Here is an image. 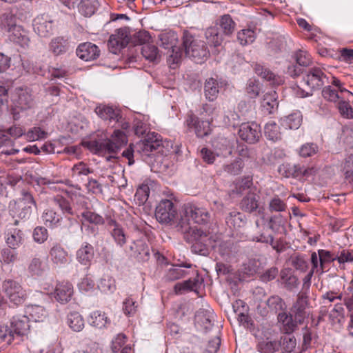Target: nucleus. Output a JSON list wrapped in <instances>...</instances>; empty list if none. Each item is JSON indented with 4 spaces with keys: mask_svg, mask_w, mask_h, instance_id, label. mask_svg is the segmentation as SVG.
<instances>
[{
    "mask_svg": "<svg viewBox=\"0 0 353 353\" xmlns=\"http://www.w3.org/2000/svg\"><path fill=\"white\" fill-rule=\"evenodd\" d=\"M184 239L192 243V251L203 256L208 254V247L212 244L211 235L195 225H190L181 221L178 225Z\"/></svg>",
    "mask_w": 353,
    "mask_h": 353,
    "instance_id": "f257e3e1",
    "label": "nucleus"
},
{
    "mask_svg": "<svg viewBox=\"0 0 353 353\" xmlns=\"http://www.w3.org/2000/svg\"><path fill=\"white\" fill-rule=\"evenodd\" d=\"M128 143L125 134L120 130H115L109 139L101 142H94L96 150L103 154H108L106 157L107 161L117 159V154L122 147Z\"/></svg>",
    "mask_w": 353,
    "mask_h": 353,
    "instance_id": "f03ea898",
    "label": "nucleus"
},
{
    "mask_svg": "<svg viewBox=\"0 0 353 353\" xmlns=\"http://www.w3.org/2000/svg\"><path fill=\"white\" fill-rule=\"evenodd\" d=\"M37 208L32 194L28 191L23 190L19 198L10 203L9 210L13 217L27 220Z\"/></svg>",
    "mask_w": 353,
    "mask_h": 353,
    "instance_id": "7ed1b4c3",
    "label": "nucleus"
},
{
    "mask_svg": "<svg viewBox=\"0 0 353 353\" xmlns=\"http://www.w3.org/2000/svg\"><path fill=\"white\" fill-rule=\"evenodd\" d=\"M183 46L186 56L196 62H201L209 54V50L203 41L194 37L188 31L183 32Z\"/></svg>",
    "mask_w": 353,
    "mask_h": 353,
    "instance_id": "20e7f679",
    "label": "nucleus"
},
{
    "mask_svg": "<svg viewBox=\"0 0 353 353\" xmlns=\"http://www.w3.org/2000/svg\"><path fill=\"white\" fill-rule=\"evenodd\" d=\"M211 214L205 208L192 203L185 204L183 212L180 216L179 221L176 225V228L180 232L178 225L183 220L191 225L190 221L197 224H206L210 222Z\"/></svg>",
    "mask_w": 353,
    "mask_h": 353,
    "instance_id": "39448f33",
    "label": "nucleus"
},
{
    "mask_svg": "<svg viewBox=\"0 0 353 353\" xmlns=\"http://www.w3.org/2000/svg\"><path fill=\"white\" fill-rule=\"evenodd\" d=\"M155 217L160 223L176 228L179 221L176 204L171 199H162L156 207Z\"/></svg>",
    "mask_w": 353,
    "mask_h": 353,
    "instance_id": "423d86ee",
    "label": "nucleus"
},
{
    "mask_svg": "<svg viewBox=\"0 0 353 353\" xmlns=\"http://www.w3.org/2000/svg\"><path fill=\"white\" fill-rule=\"evenodd\" d=\"M328 78L324 74L321 69L319 68H312L308 70L305 76L303 77L301 82V86L303 88L306 86V90H302L300 97H305L312 95V92L315 89H319L326 82Z\"/></svg>",
    "mask_w": 353,
    "mask_h": 353,
    "instance_id": "0eeeda50",
    "label": "nucleus"
},
{
    "mask_svg": "<svg viewBox=\"0 0 353 353\" xmlns=\"http://www.w3.org/2000/svg\"><path fill=\"white\" fill-rule=\"evenodd\" d=\"M1 290L10 302L14 305H21L26 299V290L18 281L14 279H8L3 281Z\"/></svg>",
    "mask_w": 353,
    "mask_h": 353,
    "instance_id": "6e6552de",
    "label": "nucleus"
},
{
    "mask_svg": "<svg viewBox=\"0 0 353 353\" xmlns=\"http://www.w3.org/2000/svg\"><path fill=\"white\" fill-rule=\"evenodd\" d=\"M308 305L307 293L305 292H299L296 301L290 309V313L294 316L296 321H299V324H302L308 316L307 311Z\"/></svg>",
    "mask_w": 353,
    "mask_h": 353,
    "instance_id": "1a4fd4ad",
    "label": "nucleus"
},
{
    "mask_svg": "<svg viewBox=\"0 0 353 353\" xmlns=\"http://www.w3.org/2000/svg\"><path fill=\"white\" fill-rule=\"evenodd\" d=\"M238 134L242 140L250 144L256 143L261 136L260 126L256 123H242Z\"/></svg>",
    "mask_w": 353,
    "mask_h": 353,
    "instance_id": "9d476101",
    "label": "nucleus"
},
{
    "mask_svg": "<svg viewBox=\"0 0 353 353\" xmlns=\"http://www.w3.org/2000/svg\"><path fill=\"white\" fill-rule=\"evenodd\" d=\"M130 37L127 28L117 30L108 40V47L111 52L117 54L119 50L125 48L129 43Z\"/></svg>",
    "mask_w": 353,
    "mask_h": 353,
    "instance_id": "9b49d317",
    "label": "nucleus"
},
{
    "mask_svg": "<svg viewBox=\"0 0 353 353\" xmlns=\"http://www.w3.org/2000/svg\"><path fill=\"white\" fill-rule=\"evenodd\" d=\"M94 112L101 119L107 121L108 124L112 127L121 122L122 116L120 110L111 106L100 104L95 108Z\"/></svg>",
    "mask_w": 353,
    "mask_h": 353,
    "instance_id": "f8f14e48",
    "label": "nucleus"
},
{
    "mask_svg": "<svg viewBox=\"0 0 353 353\" xmlns=\"http://www.w3.org/2000/svg\"><path fill=\"white\" fill-rule=\"evenodd\" d=\"M33 28L40 37H48L52 33L53 19L48 14H39L33 20Z\"/></svg>",
    "mask_w": 353,
    "mask_h": 353,
    "instance_id": "ddd939ff",
    "label": "nucleus"
},
{
    "mask_svg": "<svg viewBox=\"0 0 353 353\" xmlns=\"http://www.w3.org/2000/svg\"><path fill=\"white\" fill-rule=\"evenodd\" d=\"M80 208L83 210L81 216L83 221L88 222L96 225H103L105 220L102 216L92 212L88 206L87 199L83 196H79L77 201Z\"/></svg>",
    "mask_w": 353,
    "mask_h": 353,
    "instance_id": "4468645a",
    "label": "nucleus"
},
{
    "mask_svg": "<svg viewBox=\"0 0 353 353\" xmlns=\"http://www.w3.org/2000/svg\"><path fill=\"white\" fill-rule=\"evenodd\" d=\"M77 55L85 61L96 59L100 54L99 48L90 42L81 43L77 48Z\"/></svg>",
    "mask_w": 353,
    "mask_h": 353,
    "instance_id": "2eb2a0df",
    "label": "nucleus"
},
{
    "mask_svg": "<svg viewBox=\"0 0 353 353\" xmlns=\"http://www.w3.org/2000/svg\"><path fill=\"white\" fill-rule=\"evenodd\" d=\"M73 294L72 285L68 281H60L56 285L54 297L61 303H66Z\"/></svg>",
    "mask_w": 353,
    "mask_h": 353,
    "instance_id": "dca6fc26",
    "label": "nucleus"
},
{
    "mask_svg": "<svg viewBox=\"0 0 353 353\" xmlns=\"http://www.w3.org/2000/svg\"><path fill=\"white\" fill-rule=\"evenodd\" d=\"M161 145V141L158 139L157 134L153 132L148 134L146 138L137 143V147L139 152L149 155V152L157 150Z\"/></svg>",
    "mask_w": 353,
    "mask_h": 353,
    "instance_id": "f3484780",
    "label": "nucleus"
},
{
    "mask_svg": "<svg viewBox=\"0 0 353 353\" xmlns=\"http://www.w3.org/2000/svg\"><path fill=\"white\" fill-rule=\"evenodd\" d=\"M50 260L57 266L65 265L68 261V253L65 248L58 243L53 244L49 252Z\"/></svg>",
    "mask_w": 353,
    "mask_h": 353,
    "instance_id": "a211bd4d",
    "label": "nucleus"
},
{
    "mask_svg": "<svg viewBox=\"0 0 353 353\" xmlns=\"http://www.w3.org/2000/svg\"><path fill=\"white\" fill-rule=\"evenodd\" d=\"M8 32L9 33V39L11 41L21 47L28 46L30 41L29 37L26 31L21 26H17L16 27L12 28Z\"/></svg>",
    "mask_w": 353,
    "mask_h": 353,
    "instance_id": "6ab92c4d",
    "label": "nucleus"
},
{
    "mask_svg": "<svg viewBox=\"0 0 353 353\" xmlns=\"http://www.w3.org/2000/svg\"><path fill=\"white\" fill-rule=\"evenodd\" d=\"M281 342L269 337L259 339L256 349L261 353H275L280 350Z\"/></svg>",
    "mask_w": 353,
    "mask_h": 353,
    "instance_id": "aec40b11",
    "label": "nucleus"
},
{
    "mask_svg": "<svg viewBox=\"0 0 353 353\" xmlns=\"http://www.w3.org/2000/svg\"><path fill=\"white\" fill-rule=\"evenodd\" d=\"M10 326L15 336H23L26 334L30 327L28 317L25 315L14 316L10 322Z\"/></svg>",
    "mask_w": 353,
    "mask_h": 353,
    "instance_id": "412c9836",
    "label": "nucleus"
},
{
    "mask_svg": "<svg viewBox=\"0 0 353 353\" xmlns=\"http://www.w3.org/2000/svg\"><path fill=\"white\" fill-rule=\"evenodd\" d=\"M24 234L18 228H9L6 236V243L10 248L14 250L23 244Z\"/></svg>",
    "mask_w": 353,
    "mask_h": 353,
    "instance_id": "4be33fe9",
    "label": "nucleus"
},
{
    "mask_svg": "<svg viewBox=\"0 0 353 353\" xmlns=\"http://www.w3.org/2000/svg\"><path fill=\"white\" fill-rule=\"evenodd\" d=\"M254 71L258 76L265 79L271 85H279L282 81V79L279 77L276 76L271 70L259 63L255 64Z\"/></svg>",
    "mask_w": 353,
    "mask_h": 353,
    "instance_id": "5701e85b",
    "label": "nucleus"
},
{
    "mask_svg": "<svg viewBox=\"0 0 353 353\" xmlns=\"http://www.w3.org/2000/svg\"><path fill=\"white\" fill-rule=\"evenodd\" d=\"M77 259L83 265H89L94 256V248L88 243H83L77 252Z\"/></svg>",
    "mask_w": 353,
    "mask_h": 353,
    "instance_id": "b1692460",
    "label": "nucleus"
},
{
    "mask_svg": "<svg viewBox=\"0 0 353 353\" xmlns=\"http://www.w3.org/2000/svg\"><path fill=\"white\" fill-rule=\"evenodd\" d=\"M141 52L143 57L149 62L158 63L161 59V54L158 48L152 43H146L141 46Z\"/></svg>",
    "mask_w": 353,
    "mask_h": 353,
    "instance_id": "393cba45",
    "label": "nucleus"
},
{
    "mask_svg": "<svg viewBox=\"0 0 353 353\" xmlns=\"http://www.w3.org/2000/svg\"><path fill=\"white\" fill-rule=\"evenodd\" d=\"M220 84L221 83L218 82L214 78H209L205 81L204 92L207 99L213 101L217 98L219 93Z\"/></svg>",
    "mask_w": 353,
    "mask_h": 353,
    "instance_id": "a878e982",
    "label": "nucleus"
},
{
    "mask_svg": "<svg viewBox=\"0 0 353 353\" xmlns=\"http://www.w3.org/2000/svg\"><path fill=\"white\" fill-rule=\"evenodd\" d=\"M302 122V115L301 112H294L288 117L281 118L280 124L285 129L296 130L298 129Z\"/></svg>",
    "mask_w": 353,
    "mask_h": 353,
    "instance_id": "bb28decb",
    "label": "nucleus"
},
{
    "mask_svg": "<svg viewBox=\"0 0 353 353\" xmlns=\"http://www.w3.org/2000/svg\"><path fill=\"white\" fill-rule=\"evenodd\" d=\"M200 283L199 279L194 278L184 281L183 282H179L174 285V291L176 294H183L185 292L194 291L196 292L199 288Z\"/></svg>",
    "mask_w": 353,
    "mask_h": 353,
    "instance_id": "cd10ccee",
    "label": "nucleus"
},
{
    "mask_svg": "<svg viewBox=\"0 0 353 353\" xmlns=\"http://www.w3.org/2000/svg\"><path fill=\"white\" fill-rule=\"evenodd\" d=\"M225 222L229 228L236 230L245 225V216L239 212L232 211L225 217Z\"/></svg>",
    "mask_w": 353,
    "mask_h": 353,
    "instance_id": "c85d7f7f",
    "label": "nucleus"
},
{
    "mask_svg": "<svg viewBox=\"0 0 353 353\" xmlns=\"http://www.w3.org/2000/svg\"><path fill=\"white\" fill-rule=\"evenodd\" d=\"M280 281L288 290H292L299 285L298 278L292 274L289 269H284L281 271Z\"/></svg>",
    "mask_w": 353,
    "mask_h": 353,
    "instance_id": "c756f323",
    "label": "nucleus"
},
{
    "mask_svg": "<svg viewBox=\"0 0 353 353\" xmlns=\"http://www.w3.org/2000/svg\"><path fill=\"white\" fill-rule=\"evenodd\" d=\"M278 320L279 322L282 323L284 331L288 334L293 332L296 328L297 325L299 324V321H296L291 313H290V314L285 312L279 313Z\"/></svg>",
    "mask_w": 353,
    "mask_h": 353,
    "instance_id": "7c9ffc66",
    "label": "nucleus"
},
{
    "mask_svg": "<svg viewBox=\"0 0 353 353\" xmlns=\"http://www.w3.org/2000/svg\"><path fill=\"white\" fill-rule=\"evenodd\" d=\"M68 41L63 37H57L50 43V50L55 55H60L68 51Z\"/></svg>",
    "mask_w": 353,
    "mask_h": 353,
    "instance_id": "2f4dec72",
    "label": "nucleus"
},
{
    "mask_svg": "<svg viewBox=\"0 0 353 353\" xmlns=\"http://www.w3.org/2000/svg\"><path fill=\"white\" fill-rule=\"evenodd\" d=\"M44 224L51 228L57 227L62 217L52 209H46L41 216Z\"/></svg>",
    "mask_w": 353,
    "mask_h": 353,
    "instance_id": "473e14b6",
    "label": "nucleus"
},
{
    "mask_svg": "<svg viewBox=\"0 0 353 353\" xmlns=\"http://www.w3.org/2000/svg\"><path fill=\"white\" fill-rule=\"evenodd\" d=\"M257 197L256 194L249 192L241 200L240 203L241 210L250 213L255 211L259 207Z\"/></svg>",
    "mask_w": 353,
    "mask_h": 353,
    "instance_id": "72a5a7b5",
    "label": "nucleus"
},
{
    "mask_svg": "<svg viewBox=\"0 0 353 353\" xmlns=\"http://www.w3.org/2000/svg\"><path fill=\"white\" fill-rule=\"evenodd\" d=\"M205 37L209 45L214 47L219 46L223 41L222 35L215 26L209 27L205 31Z\"/></svg>",
    "mask_w": 353,
    "mask_h": 353,
    "instance_id": "f704fd0d",
    "label": "nucleus"
},
{
    "mask_svg": "<svg viewBox=\"0 0 353 353\" xmlns=\"http://www.w3.org/2000/svg\"><path fill=\"white\" fill-rule=\"evenodd\" d=\"M225 35H231L236 27V23L230 14H224L219 20L218 23Z\"/></svg>",
    "mask_w": 353,
    "mask_h": 353,
    "instance_id": "c9c22d12",
    "label": "nucleus"
},
{
    "mask_svg": "<svg viewBox=\"0 0 353 353\" xmlns=\"http://www.w3.org/2000/svg\"><path fill=\"white\" fill-rule=\"evenodd\" d=\"M67 319L68 325L75 332L81 331L84 327V320L79 312H70Z\"/></svg>",
    "mask_w": 353,
    "mask_h": 353,
    "instance_id": "e433bc0d",
    "label": "nucleus"
},
{
    "mask_svg": "<svg viewBox=\"0 0 353 353\" xmlns=\"http://www.w3.org/2000/svg\"><path fill=\"white\" fill-rule=\"evenodd\" d=\"M28 312L31 318L36 322L43 321L48 316V312L43 306L32 304L28 306Z\"/></svg>",
    "mask_w": 353,
    "mask_h": 353,
    "instance_id": "4c0bfd02",
    "label": "nucleus"
},
{
    "mask_svg": "<svg viewBox=\"0 0 353 353\" xmlns=\"http://www.w3.org/2000/svg\"><path fill=\"white\" fill-rule=\"evenodd\" d=\"M177 34L173 31L160 34L161 45L165 48L170 50L174 48L177 42Z\"/></svg>",
    "mask_w": 353,
    "mask_h": 353,
    "instance_id": "58836bf2",
    "label": "nucleus"
},
{
    "mask_svg": "<svg viewBox=\"0 0 353 353\" xmlns=\"http://www.w3.org/2000/svg\"><path fill=\"white\" fill-rule=\"evenodd\" d=\"M290 262L296 270L302 272H306L308 268L307 259L303 254L295 253L290 258Z\"/></svg>",
    "mask_w": 353,
    "mask_h": 353,
    "instance_id": "ea45409f",
    "label": "nucleus"
},
{
    "mask_svg": "<svg viewBox=\"0 0 353 353\" xmlns=\"http://www.w3.org/2000/svg\"><path fill=\"white\" fill-rule=\"evenodd\" d=\"M14 145V142L6 134H0V152L6 155H13L19 152L17 149H8Z\"/></svg>",
    "mask_w": 353,
    "mask_h": 353,
    "instance_id": "a19ab883",
    "label": "nucleus"
},
{
    "mask_svg": "<svg viewBox=\"0 0 353 353\" xmlns=\"http://www.w3.org/2000/svg\"><path fill=\"white\" fill-rule=\"evenodd\" d=\"M16 17L11 12H5L0 16V26L7 32L16 27Z\"/></svg>",
    "mask_w": 353,
    "mask_h": 353,
    "instance_id": "79ce46f5",
    "label": "nucleus"
},
{
    "mask_svg": "<svg viewBox=\"0 0 353 353\" xmlns=\"http://www.w3.org/2000/svg\"><path fill=\"white\" fill-rule=\"evenodd\" d=\"M92 171L83 162H79L74 165L72 168V177L80 180L83 179V176H88Z\"/></svg>",
    "mask_w": 353,
    "mask_h": 353,
    "instance_id": "37998d69",
    "label": "nucleus"
},
{
    "mask_svg": "<svg viewBox=\"0 0 353 353\" xmlns=\"http://www.w3.org/2000/svg\"><path fill=\"white\" fill-rule=\"evenodd\" d=\"M265 134L272 141H277L281 139L279 127L274 121H270L265 125Z\"/></svg>",
    "mask_w": 353,
    "mask_h": 353,
    "instance_id": "c03bdc74",
    "label": "nucleus"
},
{
    "mask_svg": "<svg viewBox=\"0 0 353 353\" xmlns=\"http://www.w3.org/2000/svg\"><path fill=\"white\" fill-rule=\"evenodd\" d=\"M255 39L256 34L252 29H243L237 33V39L242 46L253 43Z\"/></svg>",
    "mask_w": 353,
    "mask_h": 353,
    "instance_id": "a18cd8bd",
    "label": "nucleus"
},
{
    "mask_svg": "<svg viewBox=\"0 0 353 353\" xmlns=\"http://www.w3.org/2000/svg\"><path fill=\"white\" fill-rule=\"evenodd\" d=\"M46 269V265L39 257H34L28 265V271L32 275L40 276Z\"/></svg>",
    "mask_w": 353,
    "mask_h": 353,
    "instance_id": "49530a36",
    "label": "nucleus"
},
{
    "mask_svg": "<svg viewBox=\"0 0 353 353\" xmlns=\"http://www.w3.org/2000/svg\"><path fill=\"white\" fill-rule=\"evenodd\" d=\"M261 105L269 113H271L274 108L278 107L276 92H271L264 94Z\"/></svg>",
    "mask_w": 353,
    "mask_h": 353,
    "instance_id": "de8ad7c7",
    "label": "nucleus"
},
{
    "mask_svg": "<svg viewBox=\"0 0 353 353\" xmlns=\"http://www.w3.org/2000/svg\"><path fill=\"white\" fill-rule=\"evenodd\" d=\"M90 324L97 328H103L109 323V319L104 312L95 311L92 313Z\"/></svg>",
    "mask_w": 353,
    "mask_h": 353,
    "instance_id": "09e8293b",
    "label": "nucleus"
},
{
    "mask_svg": "<svg viewBox=\"0 0 353 353\" xmlns=\"http://www.w3.org/2000/svg\"><path fill=\"white\" fill-rule=\"evenodd\" d=\"M244 166L243 161L241 158H236L230 163L223 165V170L232 175L239 174Z\"/></svg>",
    "mask_w": 353,
    "mask_h": 353,
    "instance_id": "8fccbe9b",
    "label": "nucleus"
},
{
    "mask_svg": "<svg viewBox=\"0 0 353 353\" xmlns=\"http://www.w3.org/2000/svg\"><path fill=\"white\" fill-rule=\"evenodd\" d=\"M98 288L104 293H112L116 289L115 281L110 276H104L101 279Z\"/></svg>",
    "mask_w": 353,
    "mask_h": 353,
    "instance_id": "3c124183",
    "label": "nucleus"
},
{
    "mask_svg": "<svg viewBox=\"0 0 353 353\" xmlns=\"http://www.w3.org/2000/svg\"><path fill=\"white\" fill-rule=\"evenodd\" d=\"M17 103L21 109L26 110L33 107L34 99L29 92L23 91L19 94Z\"/></svg>",
    "mask_w": 353,
    "mask_h": 353,
    "instance_id": "603ef678",
    "label": "nucleus"
},
{
    "mask_svg": "<svg viewBox=\"0 0 353 353\" xmlns=\"http://www.w3.org/2000/svg\"><path fill=\"white\" fill-rule=\"evenodd\" d=\"M318 255L319 256L321 270H325L327 263L336 260V253H332L327 250H319Z\"/></svg>",
    "mask_w": 353,
    "mask_h": 353,
    "instance_id": "864d4df0",
    "label": "nucleus"
},
{
    "mask_svg": "<svg viewBox=\"0 0 353 353\" xmlns=\"http://www.w3.org/2000/svg\"><path fill=\"white\" fill-rule=\"evenodd\" d=\"M218 252L224 260L228 261L233 254V243L231 241H223L220 243Z\"/></svg>",
    "mask_w": 353,
    "mask_h": 353,
    "instance_id": "5fc2aeb1",
    "label": "nucleus"
},
{
    "mask_svg": "<svg viewBox=\"0 0 353 353\" xmlns=\"http://www.w3.org/2000/svg\"><path fill=\"white\" fill-rule=\"evenodd\" d=\"M337 103V108L342 117L346 119L353 118V109L348 101L340 99Z\"/></svg>",
    "mask_w": 353,
    "mask_h": 353,
    "instance_id": "6e6d98bb",
    "label": "nucleus"
},
{
    "mask_svg": "<svg viewBox=\"0 0 353 353\" xmlns=\"http://www.w3.org/2000/svg\"><path fill=\"white\" fill-rule=\"evenodd\" d=\"M323 97L329 101L336 103L342 97L339 95V91L332 88L330 85L325 86L322 90Z\"/></svg>",
    "mask_w": 353,
    "mask_h": 353,
    "instance_id": "4d7b16f0",
    "label": "nucleus"
},
{
    "mask_svg": "<svg viewBox=\"0 0 353 353\" xmlns=\"http://www.w3.org/2000/svg\"><path fill=\"white\" fill-rule=\"evenodd\" d=\"M11 326L3 325L0 326V340L7 344H10L15 337Z\"/></svg>",
    "mask_w": 353,
    "mask_h": 353,
    "instance_id": "13d9d810",
    "label": "nucleus"
},
{
    "mask_svg": "<svg viewBox=\"0 0 353 353\" xmlns=\"http://www.w3.org/2000/svg\"><path fill=\"white\" fill-rule=\"evenodd\" d=\"M319 148L314 143H306L301 145L299 149V154L302 157H309L317 153Z\"/></svg>",
    "mask_w": 353,
    "mask_h": 353,
    "instance_id": "bf43d9fd",
    "label": "nucleus"
},
{
    "mask_svg": "<svg viewBox=\"0 0 353 353\" xmlns=\"http://www.w3.org/2000/svg\"><path fill=\"white\" fill-rule=\"evenodd\" d=\"M283 169H286L285 170V176H292L294 178L301 177L302 170L303 169V166H301L299 164L294 165H282Z\"/></svg>",
    "mask_w": 353,
    "mask_h": 353,
    "instance_id": "052dcab7",
    "label": "nucleus"
},
{
    "mask_svg": "<svg viewBox=\"0 0 353 353\" xmlns=\"http://www.w3.org/2000/svg\"><path fill=\"white\" fill-rule=\"evenodd\" d=\"M17 259V254L14 251L12 250L11 248L3 249L0 252L1 261L6 264L14 263Z\"/></svg>",
    "mask_w": 353,
    "mask_h": 353,
    "instance_id": "680f3d73",
    "label": "nucleus"
},
{
    "mask_svg": "<svg viewBox=\"0 0 353 353\" xmlns=\"http://www.w3.org/2000/svg\"><path fill=\"white\" fill-rule=\"evenodd\" d=\"M267 305L276 312L285 309V303L279 296H272L267 301Z\"/></svg>",
    "mask_w": 353,
    "mask_h": 353,
    "instance_id": "e2e57ef3",
    "label": "nucleus"
},
{
    "mask_svg": "<svg viewBox=\"0 0 353 353\" xmlns=\"http://www.w3.org/2000/svg\"><path fill=\"white\" fill-rule=\"evenodd\" d=\"M336 260L340 264L350 263L353 261V251L350 250L341 249L336 253Z\"/></svg>",
    "mask_w": 353,
    "mask_h": 353,
    "instance_id": "0e129e2a",
    "label": "nucleus"
},
{
    "mask_svg": "<svg viewBox=\"0 0 353 353\" xmlns=\"http://www.w3.org/2000/svg\"><path fill=\"white\" fill-rule=\"evenodd\" d=\"M150 194V188L148 185L143 184L137 189L135 198L139 201V204H144Z\"/></svg>",
    "mask_w": 353,
    "mask_h": 353,
    "instance_id": "69168bd1",
    "label": "nucleus"
},
{
    "mask_svg": "<svg viewBox=\"0 0 353 353\" xmlns=\"http://www.w3.org/2000/svg\"><path fill=\"white\" fill-rule=\"evenodd\" d=\"M54 202L61 210L63 213H66L70 215L74 214V212L72 210V208L70 205L69 201L65 199L64 197L57 196L56 198H54Z\"/></svg>",
    "mask_w": 353,
    "mask_h": 353,
    "instance_id": "338daca9",
    "label": "nucleus"
},
{
    "mask_svg": "<svg viewBox=\"0 0 353 353\" xmlns=\"http://www.w3.org/2000/svg\"><path fill=\"white\" fill-rule=\"evenodd\" d=\"M48 237V230L45 227L38 226L33 232V239L38 243H44Z\"/></svg>",
    "mask_w": 353,
    "mask_h": 353,
    "instance_id": "774afa93",
    "label": "nucleus"
}]
</instances>
